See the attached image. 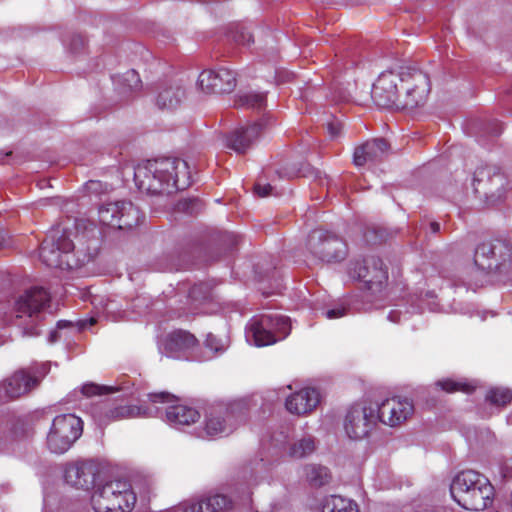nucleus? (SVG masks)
<instances>
[{
	"label": "nucleus",
	"mask_w": 512,
	"mask_h": 512,
	"mask_svg": "<svg viewBox=\"0 0 512 512\" xmlns=\"http://www.w3.org/2000/svg\"><path fill=\"white\" fill-rule=\"evenodd\" d=\"M134 180L147 194L170 195L189 187L191 175L186 161L163 157L139 164L134 171Z\"/></svg>",
	"instance_id": "nucleus-1"
},
{
	"label": "nucleus",
	"mask_w": 512,
	"mask_h": 512,
	"mask_svg": "<svg viewBox=\"0 0 512 512\" xmlns=\"http://www.w3.org/2000/svg\"><path fill=\"white\" fill-rule=\"evenodd\" d=\"M98 241H89L86 248L78 246L76 251L73 241L66 231L54 229L43 240L39 258L48 267L71 270L90 262L98 251Z\"/></svg>",
	"instance_id": "nucleus-2"
},
{
	"label": "nucleus",
	"mask_w": 512,
	"mask_h": 512,
	"mask_svg": "<svg viewBox=\"0 0 512 512\" xmlns=\"http://www.w3.org/2000/svg\"><path fill=\"white\" fill-rule=\"evenodd\" d=\"M450 493L462 508L483 511L493 503L494 487L486 476L474 470H465L453 478Z\"/></svg>",
	"instance_id": "nucleus-3"
},
{
	"label": "nucleus",
	"mask_w": 512,
	"mask_h": 512,
	"mask_svg": "<svg viewBox=\"0 0 512 512\" xmlns=\"http://www.w3.org/2000/svg\"><path fill=\"white\" fill-rule=\"evenodd\" d=\"M49 295L43 288H32L25 291L15 302L14 312L17 325L22 328L26 336L38 335L36 324L39 313L49 302Z\"/></svg>",
	"instance_id": "nucleus-4"
},
{
	"label": "nucleus",
	"mask_w": 512,
	"mask_h": 512,
	"mask_svg": "<svg viewBox=\"0 0 512 512\" xmlns=\"http://www.w3.org/2000/svg\"><path fill=\"white\" fill-rule=\"evenodd\" d=\"M247 403L237 400L228 406L211 407L205 416L204 432L207 436L228 435L243 421Z\"/></svg>",
	"instance_id": "nucleus-5"
},
{
	"label": "nucleus",
	"mask_w": 512,
	"mask_h": 512,
	"mask_svg": "<svg viewBox=\"0 0 512 512\" xmlns=\"http://www.w3.org/2000/svg\"><path fill=\"white\" fill-rule=\"evenodd\" d=\"M310 253L324 263H337L346 259L348 247L339 236L325 230H313L307 241Z\"/></svg>",
	"instance_id": "nucleus-6"
},
{
	"label": "nucleus",
	"mask_w": 512,
	"mask_h": 512,
	"mask_svg": "<svg viewBox=\"0 0 512 512\" xmlns=\"http://www.w3.org/2000/svg\"><path fill=\"white\" fill-rule=\"evenodd\" d=\"M402 97L399 104L401 109L412 110L423 106L430 93V79L423 71L412 68H404L402 79Z\"/></svg>",
	"instance_id": "nucleus-7"
},
{
	"label": "nucleus",
	"mask_w": 512,
	"mask_h": 512,
	"mask_svg": "<svg viewBox=\"0 0 512 512\" xmlns=\"http://www.w3.org/2000/svg\"><path fill=\"white\" fill-rule=\"evenodd\" d=\"M404 68L387 70L379 75L371 91L372 99L376 105L384 108L396 107L401 109L399 101L402 93L400 92L399 84L402 86Z\"/></svg>",
	"instance_id": "nucleus-8"
},
{
	"label": "nucleus",
	"mask_w": 512,
	"mask_h": 512,
	"mask_svg": "<svg viewBox=\"0 0 512 512\" xmlns=\"http://www.w3.org/2000/svg\"><path fill=\"white\" fill-rule=\"evenodd\" d=\"M101 224L112 228L131 229L139 224L140 211L129 201L108 202L99 207Z\"/></svg>",
	"instance_id": "nucleus-9"
},
{
	"label": "nucleus",
	"mask_w": 512,
	"mask_h": 512,
	"mask_svg": "<svg viewBox=\"0 0 512 512\" xmlns=\"http://www.w3.org/2000/svg\"><path fill=\"white\" fill-rule=\"evenodd\" d=\"M377 404L355 405L348 411L344 429L350 439L359 440L367 437L376 427Z\"/></svg>",
	"instance_id": "nucleus-10"
},
{
	"label": "nucleus",
	"mask_w": 512,
	"mask_h": 512,
	"mask_svg": "<svg viewBox=\"0 0 512 512\" xmlns=\"http://www.w3.org/2000/svg\"><path fill=\"white\" fill-rule=\"evenodd\" d=\"M506 184L505 176L495 167H480L474 173L475 192L483 194L491 203H496L503 197Z\"/></svg>",
	"instance_id": "nucleus-11"
},
{
	"label": "nucleus",
	"mask_w": 512,
	"mask_h": 512,
	"mask_svg": "<svg viewBox=\"0 0 512 512\" xmlns=\"http://www.w3.org/2000/svg\"><path fill=\"white\" fill-rule=\"evenodd\" d=\"M414 413V405L408 398L392 397L377 404V421L396 427L408 420Z\"/></svg>",
	"instance_id": "nucleus-12"
},
{
	"label": "nucleus",
	"mask_w": 512,
	"mask_h": 512,
	"mask_svg": "<svg viewBox=\"0 0 512 512\" xmlns=\"http://www.w3.org/2000/svg\"><path fill=\"white\" fill-rule=\"evenodd\" d=\"M349 275L353 279L366 283L369 289L380 288L387 279V271L383 267L382 260L375 256L352 262Z\"/></svg>",
	"instance_id": "nucleus-13"
},
{
	"label": "nucleus",
	"mask_w": 512,
	"mask_h": 512,
	"mask_svg": "<svg viewBox=\"0 0 512 512\" xmlns=\"http://www.w3.org/2000/svg\"><path fill=\"white\" fill-rule=\"evenodd\" d=\"M101 473V466L94 460H82L70 463L65 469V481L82 490H90Z\"/></svg>",
	"instance_id": "nucleus-14"
},
{
	"label": "nucleus",
	"mask_w": 512,
	"mask_h": 512,
	"mask_svg": "<svg viewBox=\"0 0 512 512\" xmlns=\"http://www.w3.org/2000/svg\"><path fill=\"white\" fill-rule=\"evenodd\" d=\"M198 86L205 93H230L236 87V77L226 68L204 70L198 77Z\"/></svg>",
	"instance_id": "nucleus-15"
},
{
	"label": "nucleus",
	"mask_w": 512,
	"mask_h": 512,
	"mask_svg": "<svg viewBox=\"0 0 512 512\" xmlns=\"http://www.w3.org/2000/svg\"><path fill=\"white\" fill-rule=\"evenodd\" d=\"M39 383L40 379L35 374L28 370H19L7 378L1 388L5 397L16 399L31 392Z\"/></svg>",
	"instance_id": "nucleus-16"
},
{
	"label": "nucleus",
	"mask_w": 512,
	"mask_h": 512,
	"mask_svg": "<svg viewBox=\"0 0 512 512\" xmlns=\"http://www.w3.org/2000/svg\"><path fill=\"white\" fill-rule=\"evenodd\" d=\"M390 145L385 139L375 138L357 146L353 154V163L360 167L382 161L388 154Z\"/></svg>",
	"instance_id": "nucleus-17"
},
{
	"label": "nucleus",
	"mask_w": 512,
	"mask_h": 512,
	"mask_svg": "<svg viewBox=\"0 0 512 512\" xmlns=\"http://www.w3.org/2000/svg\"><path fill=\"white\" fill-rule=\"evenodd\" d=\"M262 131V125L254 123L248 127H239L225 136V145L238 154L245 153L258 139Z\"/></svg>",
	"instance_id": "nucleus-18"
},
{
	"label": "nucleus",
	"mask_w": 512,
	"mask_h": 512,
	"mask_svg": "<svg viewBox=\"0 0 512 512\" xmlns=\"http://www.w3.org/2000/svg\"><path fill=\"white\" fill-rule=\"evenodd\" d=\"M320 401L319 392L313 388L302 389L286 400V408L290 413L305 415L313 411Z\"/></svg>",
	"instance_id": "nucleus-19"
},
{
	"label": "nucleus",
	"mask_w": 512,
	"mask_h": 512,
	"mask_svg": "<svg viewBox=\"0 0 512 512\" xmlns=\"http://www.w3.org/2000/svg\"><path fill=\"white\" fill-rule=\"evenodd\" d=\"M269 329L276 334L279 340L286 338L291 330L290 319L280 314H266L254 318L255 335L258 337L260 330Z\"/></svg>",
	"instance_id": "nucleus-20"
},
{
	"label": "nucleus",
	"mask_w": 512,
	"mask_h": 512,
	"mask_svg": "<svg viewBox=\"0 0 512 512\" xmlns=\"http://www.w3.org/2000/svg\"><path fill=\"white\" fill-rule=\"evenodd\" d=\"M197 344V339L184 330H176L166 336L162 347L167 356L174 357L178 353L189 350Z\"/></svg>",
	"instance_id": "nucleus-21"
},
{
	"label": "nucleus",
	"mask_w": 512,
	"mask_h": 512,
	"mask_svg": "<svg viewBox=\"0 0 512 512\" xmlns=\"http://www.w3.org/2000/svg\"><path fill=\"white\" fill-rule=\"evenodd\" d=\"M165 414L166 421L174 427L190 425L200 418L197 410L181 404L169 405L166 408Z\"/></svg>",
	"instance_id": "nucleus-22"
},
{
	"label": "nucleus",
	"mask_w": 512,
	"mask_h": 512,
	"mask_svg": "<svg viewBox=\"0 0 512 512\" xmlns=\"http://www.w3.org/2000/svg\"><path fill=\"white\" fill-rule=\"evenodd\" d=\"M159 409H155L136 405H124L109 409L105 413L107 421H118L122 419L135 418V417H153L156 416Z\"/></svg>",
	"instance_id": "nucleus-23"
},
{
	"label": "nucleus",
	"mask_w": 512,
	"mask_h": 512,
	"mask_svg": "<svg viewBox=\"0 0 512 512\" xmlns=\"http://www.w3.org/2000/svg\"><path fill=\"white\" fill-rule=\"evenodd\" d=\"M52 426L73 443L81 436L83 431L82 420L73 414L56 416Z\"/></svg>",
	"instance_id": "nucleus-24"
},
{
	"label": "nucleus",
	"mask_w": 512,
	"mask_h": 512,
	"mask_svg": "<svg viewBox=\"0 0 512 512\" xmlns=\"http://www.w3.org/2000/svg\"><path fill=\"white\" fill-rule=\"evenodd\" d=\"M185 96L184 89L179 85L164 87L158 94L156 104L162 110H174L182 102Z\"/></svg>",
	"instance_id": "nucleus-25"
},
{
	"label": "nucleus",
	"mask_w": 512,
	"mask_h": 512,
	"mask_svg": "<svg viewBox=\"0 0 512 512\" xmlns=\"http://www.w3.org/2000/svg\"><path fill=\"white\" fill-rule=\"evenodd\" d=\"M227 505L228 501L225 496L214 495L188 505L183 512H222Z\"/></svg>",
	"instance_id": "nucleus-26"
},
{
	"label": "nucleus",
	"mask_w": 512,
	"mask_h": 512,
	"mask_svg": "<svg viewBox=\"0 0 512 512\" xmlns=\"http://www.w3.org/2000/svg\"><path fill=\"white\" fill-rule=\"evenodd\" d=\"M492 260H495L497 264L495 269L492 271H504L512 264V245L506 240H495L494 241V252Z\"/></svg>",
	"instance_id": "nucleus-27"
},
{
	"label": "nucleus",
	"mask_w": 512,
	"mask_h": 512,
	"mask_svg": "<svg viewBox=\"0 0 512 512\" xmlns=\"http://www.w3.org/2000/svg\"><path fill=\"white\" fill-rule=\"evenodd\" d=\"M120 493L116 492L115 506L112 507L111 512H129L136 503V495L132 490V487L128 481L121 480Z\"/></svg>",
	"instance_id": "nucleus-28"
},
{
	"label": "nucleus",
	"mask_w": 512,
	"mask_h": 512,
	"mask_svg": "<svg viewBox=\"0 0 512 512\" xmlns=\"http://www.w3.org/2000/svg\"><path fill=\"white\" fill-rule=\"evenodd\" d=\"M493 252L494 241L480 244L477 247L474 255L475 265L482 270L492 272V270L495 269V266L497 265L495 260H492L491 257L493 256Z\"/></svg>",
	"instance_id": "nucleus-29"
},
{
	"label": "nucleus",
	"mask_w": 512,
	"mask_h": 512,
	"mask_svg": "<svg viewBox=\"0 0 512 512\" xmlns=\"http://www.w3.org/2000/svg\"><path fill=\"white\" fill-rule=\"evenodd\" d=\"M322 512H359L357 505L349 499L331 495L324 499Z\"/></svg>",
	"instance_id": "nucleus-30"
},
{
	"label": "nucleus",
	"mask_w": 512,
	"mask_h": 512,
	"mask_svg": "<svg viewBox=\"0 0 512 512\" xmlns=\"http://www.w3.org/2000/svg\"><path fill=\"white\" fill-rule=\"evenodd\" d=\"M304 473L306 480L314 487H321L331 479L329 470L322 465L308 464L304 467Z\"/></svg>",
	"instance_id": "nucleus-31"
},
{
	"label": "nucleus",
	"mask_w": 512,
	"mask_h": 512,
	"mask_svg": "<svg viewBox=\"0 0 512 512\" xmlns=\"http://www.w3.org/2000/svg\"><path fill=\"white\" fill-rule=\"evenodd\" d=\"M315 440L312 436H304L295 440L289 448V455L293 458H303L315 450Z\"/></svg>",
	"instance_id": "nucleus-32"
},
{
	"label": "nucleus",
	"mask_w": 512,
	"mask_h": 512,
	"mask_svg": "<svg viewBox=\"0 0 512 512\" xmlns=\"http://www.w3.org/2000/svg\"><path fill=\"white\" fill-rule=\"evenodd\" d=\"M72 445L73 442H71L58 430H55L53 426L51 427L47 437V446L51 452L62 454L65 453Z\"/></svg>",
	"instance_id": "nucleus-33"
},
{
	"label": "nucleus",
	"mask_w": 512,
	"mask_h": 512,
	"mask_svg": "<svg viewBox=\"0 0 512 512\" xmlns=\"http://www.w3.org/2000/svg\"><path fill=\"white\" fill-rule=\"evenodd\" d=\"M266 104V97L262 93L245 92L237 96L235 105L250 109H262Z\"/></svg>",
	"instance_id": "nucleus-34"
},
{
	"label": "nucleus",
	"mask_w": 512,
	"mask_h": 512,
	"mask_svg": "<svg viewBox=\"0 0 512 512\" xmlns=\"http://www.w3.org/2000/svg\"><path fill=\"white\" fill-rule=\"evenodd\" d=\"M247 337H251L254 341V344L258 347L271 345L279 341V338H277L276 334H274V332L269 329L260 330L258 337H256L254 330V319H252L249 325Z\"/></svg>",
	"instance_id": "nucleus-35"
},
{
	"label": "nucleus",
	"mask_w": 512,
	"mask_h": 512,
	"mask_svg": "<svg viewBox=\"0 0 512 512\" xmlns=\"http://www.w3.org/2000/svg\"><path fill=\"white\" fill-rule=\"evenodd\" d=\"M435 385L448 393H453L456 391L471 393L475 389V386L470 383L463 381H454L452 379L439 380L435 383Z\"/></svg>",
	"instance_id": "nucleus-36"
},
{
	"label": "nucleus",
	"mask_w": 512,
	"mask_h": 512,
	"mask_svg": "<svg viewBox=\"0 0 512 512\" xmlns=\"http://www.w3.org/2000/svg\"><path fill=\"white\" fill-rule=\"evenodd\" d=\"M486 400L496 406H505L512 400V392L507 388H493L487 393Z\"/></svg>",
	"instance_id": "nucleus-37"
},
{
	"label": "nucleus",
	"mask_w": 512,
	"mask_h": 512,
	"mask_svg": "<svg viewBox=\"0 0 512 512\" xmlns=\"http://www.w3.org/2000/svg\"><path fill=\"white\" fill-rule=\"evenodd\" d=\"M115 391H117V389L112 386H100L95 383H86L81 387V393L85 397L108 394Z\"/></svg>",
	"instance_id": "nucleus-38"
},
{
	"label": "nucleus",
	"mask_w": 512,
	"mask_h": 512,
	"mask_svg": "<svg viewBox=\"0 0 512 512\" xmlns=\"http://www.w3.org/2000/svg\"><path fill=\"white\" fill-rule=\"evenodd\" d=\"M121 82L127 89L136 91L141 87V80L138 73L135 70H128L121 77Z\"/></svg>",
	"instance_id": "nucleus-39"
},
{
	"label": "nucleus",
	"mask_w": 512,
	"mask_h": 512,
	"mask_svg": "<svg viewBox=\"0 0 512 512\" xmlns=\"http://www.w3.org/2000/svg\"><path fill=\"white\" fill-rule=\"evenodd\" d=\"M148 398L152 404H172L176 401L175 396L168 392L151 393Z\"/></svg>",
	"instance_id": "nucleus-40"
},
{
	"label": "nucleus",
	"mask_w": 512,
	"mask_h": 512,
	"mask_svg": "<svg viewBox=\"0 0 512 512\" xmlns=\"http://www.w3.org/2000/svg\"><path fill=\"white\" fill-rule=\"evenodd\" d=\"M207 292H208L207 285H205V284H198V285H194L191 288V290L189 292V295H190V297L193 300L199 301V300H202V299L206 298Z\"/></svg>",
	"instance_id": "nucleus-41"
},
{
	"label": "nucleus",
	"mask_w": 512,
	"mask_h": 512,
	"mask_svg": "<svg viewBox=\"0 0 512 512\" xmlns=\"http://www.w3.org/2000/svg\"><path fill=\"white\" fill-rule=\"evenodd\" d=\"M205 346L214 352H220L225 349V346L214 335L208 334L205 340Z\"/></svg>",
	"instance_id": "nucleus-42"
},
{
	"label": "nucleus",
	"mask_w": 512,
	"mask_h": 512,
	"mask_svg": "<svg viewBox=\"0 0 512 512\" xmlns=\"http://www.w3.org/2000/svg\"><path fill=\"white\" fill-rule=\"evenodd\" d=\"M234 39L236 42L243 44V45H249L250 43H252L254 41L253 35L251 34V32L244 28L236 33V35L234 36Z\"/></svg>",
	"instance_id": "nucleus-43"
},
{
	"label": "nucleus",
	"mask_w": 512,
	"mask_h": 512,
	"mask_svg": "<svg viewBox=\"0 0 512 512\" xmlns=\"http://www.w3.org/2000/svg\"><path fill=\"white\" fill-rule=\"evenodd\" d=\"M179 209L188 213H194L200 209V202L196 199L185 200L179 204Z\"/></svg>",
	"instance_id": "nucleus-44"
},
{
	"label": "nucleus",
	"mask_w": 512,
	"mask_h": 512,
	"mask_svg": "<svg viewBox=\"0 0 512 512\" xmlns=\"http://www.w3.org/2000/svg\"><path fill=\"white\" fill-rule=\"evenodd\" d=\"M347 313V307L344 305H338L332 309H328L325 312V316L328 319H335L345 316Z\"/></svg>",
	"instance_id": "nucleus-45"
},
{
	"label": "nucleus",
	"mask_w": 512,
	"mask_h": 512,
	"mask_svg": "<svg viewBox=\"0 0 512 512\" xmlns=\"http://www.w3.org/2000/svg\"><path fill=\"white\" fill-rule=\"evenodd\" d=\"M273 187L270 184L256 183L254 191L259 197H266L272 194Z\"/></svg>",
	"instance_id": "nucleus-46"
},
{
	"label": "nucleus",
	"mask_w": 512,
	"mask_h": 512,
	"mask_svg": "<svg viewBox=\"0 0 512 512\" xmlns=\"http://www.w3.org/2000/svg\"><path fill=\"white\" fill-rule=\"evenodd\" d=\"M343 125L339 121H331L327 124L328 133L331 138H336L340 135Z\"/></svg>",
	"instance_id": "nucleus-47"
},
{
	"label": "nucleus",
	"mask_w": 512,
	"mask_h": 512,
	"mask_svg": "<svg viewBox=\"0 0 512 512\" xmlns=\"http://www.w3.org/2000/svg\"><path fill=\"white\" fill-rule=\"evenodd\" d=\"M85 45V39L79 35L73 36L70 48L72 51H77Z\"/></svg>",
	"instance_id": "nucleus-48"
},
{
	"label": "nucleus",
	"mask_w": 512,
	"mask_h": 512,
	"mask_svg": "<svg viewBox=\"0 0 512 512\" xmlns=\"http://www.w3.org/2000/svg\"><path fill=\"white\" fill-rule=\"evenodd\" d=\"M97 323V319L95 317H90L88 319H82L77 322V325L80 330L87 328L88 326H93Z\"/></svg>",
	"instance_id": "nucleus-49"
},
{
	"label": "nucleus",
	"mask_w": 512,
	"mask_h": 512,
	"mask_svg": "<svg viewBox=\"0 0 512 512\" xmlns=\"http://www.w3.org/2000/svg\"><path fill=\"white\" fill-rule=\"evenodd\" d=\"M48 370H49V363H44L33 374H35L41 380V377H44L47 374Z\"/></svg>",
	"instance_id": "nucleus-50"
},
{
	"label": "nucleus",
	"mask_w": 512,
	"mask_h": 512,
	"mask_svg": "<svg viewBox=\"0 0 512 512\" xmlns=\"http://www.w3.org/2000/svg\"><path fill=\"white\" fill-rule=\"evenodd\" d=\"M98 186H100V183L96 181H90L87 183V189L92 192H97Z\"/></svg>",
	"instance_id": "nucleus-51"
},
{
	"label": "nucleus",
	"mask_w": 512,
	"mask_h": 512,
	"mask_svg": "<svg viewBox=\"0 0 512 512\" xmlns=\"http://www.w3.org/2000/svg\"><path fill=\"white\" fill-rule=\"evenodd\" d=\"M414 512H436L433 507L422 506L418 507Z\"/></svg>",
	"instance_id": "nucleus-52"
},
{
	"label": "nucleus",
	"mask_w": 512,
	"mask_h": 512,
	"mask_svg": "<svg viewBox=\"0 0 512 512\" xmlns=\"http://www.w3.org/2000/svg\"><path fill=\"white\" fill-rule=\"evenodd\" d=\"M430 229L433 233H437L440 230V224L437 222H431L430 223Z\"/></svg>",
	"instance_id": "nucleus-53"
},
{
	"label": "nucleus",
	"mask_w": 512,
	"mask_h": 512,
	"mask_svg": "<svg viewBox=\"0 0 512 512\" xmlns=\"http://www.w3.org/2000/svg\"><path fill=\"white\" fill-rule=\"evenodd\" d=\"M388 318L392 322H396L397 321V312H394V311L390 312V314L388 315Z\"/></svg>",
	"instance_id": "nucleus-54"
},
{
	"label": "nucleus",
	"mask_w": 512,
	"mask_h": 512,
	"mask_svg": "<svg viewBox=\"0 0 512 512\" xmlns=\"http://www.w3.org/2000/svg\"><path fill=\"white\" fill-rule=\"evenodd\" d=\"M5 234L2 230H0V248L4 245L5 243Z\"/></svg>",
	"instance_id": "nucleus-55"
},
{
	"label": "nucleus",
	"mask_w": 512,
	"mask_h": 512,
	"mask_svg": "<svg viewBox=\"0 0 512 512\" xmlns=\"http://www.w3.org/2000/svg\"><path fill=\"white\" fill-rule=\"evenodd\" d=\"M56 340V332H52L50 335V342H54Z\"/></svg>",
	"instance_id": "nucleus-56"
},
{
	"label": "nucleus",
	"mask_w": 512,
	"mask_h": 512,
	"mask_svg": "<svg viewBox=\"0 0 512 512\" xmlns=\"http://www.w3.org/2000/svg\"><path fill=\"white\" fill-rule=\"evenodd\" d=\"M84 236H77V240H78V244L79 245H82V240H83Z\"/></svg>",
	"instance_id": "nucleus-57"
}]
</instances>
